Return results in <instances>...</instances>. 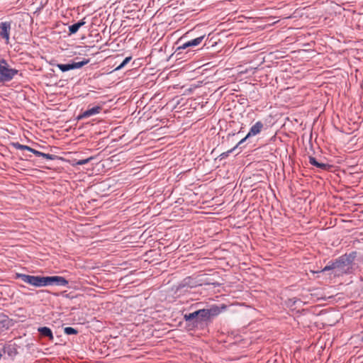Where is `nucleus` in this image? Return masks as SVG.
<instances>
[{
    "label": "nucleus",
    "mask_w": 363,
    "mask_h": 363,
    "mask_svg": "<svg viewBox=\"0 0 363 363\" xmlns=\"http://www.w3.org/2000/svg\"><path fill=\"white\" fill-rule=\"evenodd\" d=\"M132 57L130 56L129 57H126L123 60V62L119 65H118L116 68H115V71H118V70H120L121 69H123L128 63L130 62V61L131 60Z\"/></svg>",
    "instance_id": "6ab92c4d"
},
{
    "label": "nucleus",
    "mask_w": 363,
    "mask_h": 363,
    "mask_svg": "<svg viewBox=\"0 0 363 363\" xmlns=\"http://www.w3.org/2000/svg\"><path fill=\"white\" fill-rule=\"evenodd\" d=\"M51 277H41V287L51 286Z\"/></svg>",
    "instance_id": "aec40b11"
},
{
    "label": "nucleus",
    "mask_w": 363,
    "mask_h": 363,
    "mask_svg": "<svg viewBox=\"0 0 363 363\" xmlns=\"http://www.w3.org/2000/svg\"><path fill=\"white\" fill-rule=\"evenodd\" d=\"M38 331L42 336L48 337L50 340L52 341L54 340L53 333L50 328L40 327L38 329Z\"/></svg>",
    "instance_id": "dca6fc26"
},
{
    "label": "nucleus",
    "mask_w": 363,
    "mask_h": 363,
    "mask_svg": "<svg viewBox=\"0 0 363 363\" xmlns=\"http://www.w3.org/2000/svg\"><path fill=\"white\" fill-rule=\"evenodd\" d=\"M225 308L226 306L224 304H223L221 305V307H219L217 305H213L209 308H206V310L207 311L209 318L211 319V318L219 315Z\"/></svg>",
    "instance_id": "9d476101"
},
{
    "label": "nucleus",
    "mask_w": 363,
    "mask_h": 363,
    "mask_svg": "<svg viewBox=\"0 0 363 363\" xmlns=\"http://www.w3.org/2000/svg\"><path fill=\"white\" fill-rule=\"evenodd\" d=\"M330 270H334L335 275L336 276V267L335 261L328 262V264L322 269V272H327Z\"/></svg>",
    "instance_id": "a211bd4d"
},
{
    "label": "nucleus",
    "mask_w": 363,
    "mask_h": 363,
    "mask_svg": "<svg viewBox=\"0 0 363 363\" xmlns=\"http://www.w3.org/2000/svg\"><path fill=\"white\" fill-rule=\"evenodd\" d=\"M249 138H247V135L243 138L242 139H241L235 146L233 147V148H235V150H236L237 148L240 147V148H242L240 147V145L244 143Z\"/></svg>",
    "instance_id": "a878e982"
},
{
    "label": "nucleus",
    "mask_w": 363,
    "mask_h": 363,
    "mask_svg": "<svg viewBox=\"0 0 363 363\" xmlns=\"http://www.w3.org/2000/svg\"><path fill=\"white\" fill-rule=\"evenodd\" d=\"M240 131H238V132L237 133V134H240ZM236 135V133H228V138H229V137H230V136H234V135Z\"/></svg>",
    "instance_id": "c85d7f7f"
},
{
    "label": "nucleus",
    "mask_w": 363,
    "mask_h": 363,
    "mask_svg": "<svg viewBox=\"0 0 363 363\" xmlns=\"http://www.w3.org/2000/svg\"><path fill=\"white\" fill-rule=\"evenodd\" d=\"M2 58H0V60H1Z\"/></svg>",
    "instance_id": "c756f323"
},
{
    "label": "nucleus",
    "mask_w": 363,
    "mask_h": 363,
    "mask_svg": "<svg viewBox=\"0 0 363 363\" xmlns=\"http://www.w3.org/2000/svg\"><path fill=\"white\" fill-rule=\"evenodd\" d=\"M76 23L78 25V26H79V28H81L82 26H83L86 23V22H85V21H84V19H83V20H81V21H78V22H77V23Z\"/></svg>",
    "instance_id": "cd10ccee"
},
{
    "label": "nucleus",
    "mask_w": 363,
    "mask_h": 363,
    "mask_svg": "<svg viewBox=\"0 0 363 363\" xmlns=\"http://www.w3.org/2000/svg\"><path fill=\"white\" fill-rule=\"evenodd\" d=\"M89 62V59H84L79 62H72L67 64H57V67L62 72H65L71 69H79Z\"/></svg>",
    "instance_id": "39448f33"
},
{
    "label": "nucleus",
    "mask_w": 363,
    "mask_h": 363,
    "mask_svg": "<svg viewBox=\"0 0 363 363\" xmlns=\"http://www.w3.org/2000/svg\"><path fill=\"white\" fill-rule=\"evenodd\" d=\"M80 28L78 26V25L77 23H74L71 26H69V34L72 35V34H74L76 33L79 29Z\"/></svg>",
    "instance_id": "5701e85b"
},
{
    "label": "nucleus",
    "mask_w": 363,
    "mask_h": 363,
    "mask_svg": "<svg viewBox=\"0 0 363 363\" xmlns=\"http://www.w3.org/2000/svg\"><path fill=\"white\" fill-rule=\"evenodd\" d=\"M40 157L45 158L47 160H55L57 157V155H50V154L44 153V152H43V155H41Z\"/></svg>",
    "instance_id": "b1692460"
},
{
    "label": "nucleus",
    "mask_w": 363,
    "mask_h": 363,
    "mask_svg": "<svg viewBox=\"0 0 363 363\" xmlns=\"http://www.w3.org/2000/svg\"><path fill=\"white\" fill-rule=\"evenodd\" d=\"M11 145L12 147H13L16 150H27V151L30 152L31 149H32V147H30V146L20 144L18 142L11 143Z\"/></svg>",
    "instance_id": "f3484780"
},
{
    "label": "nucleus",
    "mask_w": 363,
    "mask_h": 363,
    "mask_svg": "<svg viewBox=\"0 0 363 363\" xmlns=\"http://www.w3.org/2000/svg\"><path fill=\"white\" fill-rule=\"evenodd\" d=\"M16 278L35 287H41V277L16 273Z\"/></svg>",
    "instance_id": "20e7f679"
},
{
    "label": "nucleus",
    "mask_w": 363,
    "mask_h": 363,
    "mask_svg": "<svg viewBox=\"0 0 363 363\" xmlns=\"http://www.w3.org/2000/svg\"><path fill=\"white\" fill-rule=\"evenodd\" d=\"M101 109H102V107L100 106H94L91 108L86 110L85 111L80 113L79 115H78L77 119L82 120L84 118H89L92 116L99 114L101 112Z\"/></svg>",
    "instance_id": "0eeeda50"
},
{
    "label": "nucleus",
    "mask_w": 363,
    "mask_h": 363,
    "mask_svg": "<svg viewBox=\"0 0 363 363\" xmlns=\"http://www.w3.org/2000/svg\"><path fill=\"white\" fill-rule=\"evenodd\" d=\"M51 286H67L69 284L68 281L63 277L52 276Z\"/></svg>",
    "instance_id": "ddd939ff"
},
{
    "label": "nucleus",
    "mask_w": 363,
    "mask_h": 363,
    "mask_svg": "<svg viewBox=\"0 0 363 363\" xmlns=\"http://www.w3.org/2000/svg\"><path fill=\"white\" fill-rule=\"evenodd\" d=\"M11 320L9 318L6 314L1 313H0V329L1 330H7L11 325Z\"/></svg>",
    "instance_id": "4468645a"
},
{
    "label": "nucleus",
    "mask_w": 363,
    "mask_h": 363,
    "mask_svg": "<svg viewBox=\"0 0 363 363\" xmlns=\"http://www.w3.org/2000/svg\"><path fill=\"white\" fill-rule=\"evenodd\" d=\"M11 29V21H4L0 23V37L5 40L6 43H9V42Z\"/></svg>",
    "instance_id": "423d86ee"
},
{
    "label": "nucleus",
    "mask_w": 363,
    "mask_h": 363,
    "mask_svg": "<svg viewBox=\"0 0 363 363\" xmlns=\"http://www.w3.org/2000/svg\"><path fill=\"white\" fill-rule=\"evenodd\" d=\"M234 150H235V148H233V147L232 149H230V150H228V151H226V152H224L221 153V154L220 155V156H219V157H220V160H222V159H225V158H226L227 157H228V155H229L230 153H232Z\"/></svg>",
    "instance_id": "393cba45"
},
{
    "label": "nucleus",
    "mask_w": 363,
    "mask_h": 363,
    "mask_svg": "<svg viewBox=\"0 0 363 363\" xmlns=\"http://www.w3.org/2000/svg\"><path fill=\"white\" fill-rule=\"evenodd\" d=\"M30 152L33 153L36 157H40L41 155H43V152H42L36 150H35L33 148L31 149Z\"/></svg>",
    "instance_id": "bb28decb"
},
{
    "label": "nucleus",
    "mask_w": 363,
    "mask_h": 363,
    "mask_svg": "<svg viewBox=\"0 0 363 363\" xmlns=\"http://www.w3.org/2000/svg\"><path fill=\"white\" fill-rule=\"evenodd\" d=\"M199 313H200V309L199 310H196L192 313H186L184 315V320L186 322V323H189V325H191V326H194L197 319H198V317L199 315Z\"/></svg>",
    "instance_id": "9b49d317"
},
{
    "label": "nucleus",
    "mask_w": 363,
    "mask_h": 363,
    "mask_svg": "<svg viewBox=\"0 0 363 363\" xmlns=\"http://www.w3.org/2000/svg\"><path fill=\"white\" fill-rule=\"evenodd\" d=\"M356 252H352L349 254L346 253L335 260L336 276L352 273V263L356 257Z\"/></svg>",
    "instance_id": "f257e3e1"
},
{
    "label": "nucleus",
    "mask_w": 363,
    "mask_h": 363,
    "mask_svg": "<svg viewBox=\"0 0 363 363\" xmlns=\"http://www.w3.org/2000/svg\"><path fill=\"white\" fill-rule=\"evenodd\" d=\"M198 285L196 280L191 277H187L181 281L177 286V289H182L184 288H194Z\"/></svg>",
    "instance_id": "6e6552de"
},
{
    "label": "nucleus",
    "mask_w": 363,
    "mask_h": 363,
    "mask_svg": "<svg viewBox=\"0 0 363 363\" xmlns=\"http://www.w3.org/2000/svg\"><path fill=\"white\" fill-rule=\"evenodd\" d=\"M18 73V70L11 68L5 59L0 60V82H9Z\"/></svg>",
    "instance_id": "7ed1b4c3"
},
{
    "label": "nucleus",
    "mask_w": 363,
    "mask_h": 363,
    "mask_svg": "<svg viewBox=\"0 0 363 363\" xmlns=\"http://www.w3.org/2000/svg\"><path fill=\"white\" fill-rule=\"evenodd\" d=\"M211 321L206 308L200 309L199 315L194 327H199L207 325Z\"/></svg>",
    "instance_id": "1a4fd4ad"
},
{
    "label": "nucleus",
    "mask_w": 363,
    "mask_h": 363,
    "mask_svg": "<svg viewBox=\"0 0 363 363\" xmlns=\"http://www.w3.org/2000/svg\"><path fill=\"white\" fill-rule=\"evenodd\" d=\"M93 159L94 157H90L84 160H76L74 163V165H84L91 161Z\"/></svg>",
    "instance_id": "4be33fe9"
},
{
    "label": "nucleus",
    "mask_w": 363,
    "mask_h": 363,
    "mask_svg": "<svg viewBox=\"0 0 363 363\" xmlns=\"http://www.w3.org/2000/svg\"><path fill=\"white\" fill-rule=\"evenodd\" d=\"M205 35H201L198 38H196L194 39L189 40L186 42L182 43L183 38H181L177 42V45H179L178 47L176 48L174 52L172 55H175V57H178L181 55L183 53L184 50H186V53H188L191 50V48L196 47L199 45L203 40L204 39Z\"/></svg>",
    "instance_id": "f03ea898"
},
{
    "label": "nucleus",
    "mask_w": 363,
    "mask_h": 363,
    "mask_svg": "<svg viewBox=\"0 0 363 363\" xmlns=\"http://www.w3.org/2000/svg\"><path fill=\"white\" fill-rule=\"evenodd\" d=\"M308 162L311 165L323 170L327 169L330 167V165L328 164L318 162L317 160L313 156L308 157Z\"/></svg>",
    "instance_id": "2eb2a0df"
},
{
    "label": "nucleus",
    "mask_w": 363,
    "mask_h": 363,
    "mask_svg": "<svg viewBox=\"0 0 363 363\" xmlns=\"http://www.w3.org/2000/svg\"><path fill=\"white\" fill-rule=\"evenodd\" d=\"M64 333L67 335H77L78 333V330L72 327H66L64 328Z\"/></svg>",
    "instance_id": "412c9836"
},
{
    "label": "nucleus",
    "mask_w": 363,
    "mask_h": 363,
    "mask_svg": "<svg viewBox=\"0 0 363 363\" xmlns=\"http://www.w3.org/2000/svg\"><path fill=\"white\" fill-rule=\"evenodd\" d=\"M264 124L262 121H257L250 128L247 134V138L255 136L261 133L263 129Z\"/></svg>",
    "instance_id": "f8f14e48"
}]
</instances>
